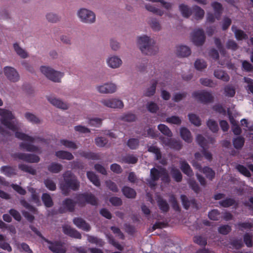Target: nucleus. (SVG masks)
Masks as SVG:
<instances>
[{
	"label": "nucleus",
	"mask_w": 253,
	"mask_h": 253,
	"mask_svg": "<svg viewBox=\"0 0 253 253\" xmlns=\"http://www.w3.org/2000/svg\"><path fill=\"white\" fill-rule=\"evenodd\" d=\"M17 139L21 141L20 143V147L24 150L30 152H37L39 151L37 147L34 146L33 143H35V139L25 134L19 132L17 129Z\"/></svg>",
	"instance_id": "obj_1"
},
{
	"label": "nucleus",
	"mask_w": 253,
	"mask_h": 253,
	"mask_svg": "<svg viewBox=\"0 0 253 253\" xmlns=\"http://www.w3.org/2000/svg\"><path fill=\"white\" fill-rule=\"evenodd\" d=\"M155 43L154 40L146 35H142L137 38V44L140 50L147 54H152L151 49Z\"/></svg>",
	"instance_id": "obj_2"
},
{
	"label": "nucleus",
	"mask_w": 253,
	"mask_h": 253,
	"mask_svg": "<svg viewBox=\"0 0 253 253\" xmlns=\"http://www.w3.org/2000/svg\"><path fill=\"white\" fill-rule=\"evenodd\" d=\"M77 14L80 21L83 23L91 24L96 21L95 13L89 9L80 8L78 10Z\"/></svg>",
	"instance_id": "obj_3"
},
{
	"label": "nucleus",
	"mask_w": 253,
	"mask_h": 253,
	"mask_svg": "<svg viewBox=\"0 0 253 253\" xmlns=\"http://www.w3.org/2000/svg\"><path fill=\"white\" fill-rule=\"evenodd\" d=\"M0 116L1 124L10 130L14 131L15 127L12 121L14 119V116L11 112L7 109L0 108Z\"/></svg>",
	"instance_id": "obj_4"
},
{
	"label": "nucleus",
	"mask_w": 253,
	"mask_h": 253,
	"mask_svg": "<svg viewBox=\"0 0 253 253\" xmlns=\"http://www.w3.org/2000/svg\"><path fill=\"white\" fill-rule=\"evenodd\" d=\"M65 184L64 185L61 186L63 194L67 193L66 189L70 188L72 189L75 190L79 186V183L76 179V178L72 175L70 172H66L64 176Z\"/></svg>",
	"instance_id": "obj_5"
},
{
	"label": "nucleus",
	"mask_w": 253,
	"mask_h": 253,
	"mask_svg": "<svg viewBox=\"0 0 253 253\" xmlns=\"http://www.w3.org/2000/svg\"><path fill=\"white\" fill-rule=\"evenodd\" d=\"M159 177H161L162 180L165 182H168L169 180L165 169L161 168L159 170L155 168L152 169L151 170V181L148 182L149 185L152 187L154 186V181L158 179Z\"/></svg>",
	"instance_id": "obj_6"
},
{
	"label": "nucleus",
	"mask_w": 253,
	"mask_h": 253,
	"mask_svg": "<svg viewBox=\"0 0 253 253\" xmlns=\"http://www.w3.org/2000/svg\"><path fill=\"white\" fill-rule=\"evenodd\" d=\"M95 89L100 94H113L117 91L118 87L114 83L108 82L97 85Z\"/></svg>",
	"instance_id": "obj_7"
},
{
	"label": "nucleus",
	"mask_w": 253,
	"mask_h": 253,
	"mask_svg": "<svg viewBox=\"0 0 253 253\" xmlns=\"http://www.w3.org/2000/svg\"><path fill=\"white\" fill-rule=\"evenodd\" d=\"M100 102L104 106L112 109H122L124 107L123 101L118 98H104Z\"/></svg>",
	"instance_id": "obj_8"
},
{
	"label": "nucleus",
	"mask_w": 253,
	"mask_h": 253,
	"mask_svg": "<svg viewBox=\"0 0 253 253\" xmlns=\"http://www.w3.org/2000/svg\"><path fill=\"white\" fill-rule=\"evenodd\" d=\"M106 63L109 68L116 69L122 66L123 62L120 56L117 55H110L106 58Z\"/></svg>",
	"instance_id": "obj_9"
},
{
	"label": "nucleus",
	"mask_w": 253,
	"mask_h": 253,
	"mask_svg": "<svg viewBox=\"0 0 253 253\" xmlns=\"http://www.w3.org/2000/svg\"><path fill=\"white\" fill-rule=\"evenodd\" d=\"M192 42L197 45L203 44L205 40L203 32L201 30H197L193 32L191 35Z\"/></svg>",
	"instance_id": "obj_10"
},
{
	"label": "nucleus",
	"mask_w": 253,
	"mask_h": 253,
	"mask_svg": "<svg viewBox=\"0 0 253 253\" xmlns=\"http://www.w3.org/2000/svg\"><path fill=\"white\" fill-rule=\"evenodd\" d=\"M193 96L196 100L204 102H208L212 98L211 94L205 91H196L193 93Z\"/></svg>",
	"instance_id": "obj_11"
},
{
	"label": "nucleus",
	"mask_w": 253,
	"mask_h": 253,
	"mask_svg": "<svg viewBox=\"0 0 253 253\" xmlns=\"http://www.w3.org/2000/svg\"><path fill=\"white\" fill-rule=\"evenodd\" d=\"M162 145L164 146H168L170 148L175 149H179L181 145L179 142L174 141L173 140L169 139L168 138H161Z\"/></svg>",
	"instance_id": "obj_12"
},
{
	"label": "nucleus",
	"mask_w": 253,
	"mask_h": 253,
	"mask_svg": "<svg viewBox=\"0 0 253 253\" xmlns=\"http://www.w3.org/2000/svg\"><path fill=\"white\" fill-rule=\"evenodd\" d=\"M45 241L48 244L49 249L55 253H64L65 248L63 245L58 243H50L45 240Z\"/></svg>",
	"instance_id": "obj_13"
},
{
	"label": "nucleus",
	"mask_w": 253,
	"mask_h": 253,
	"mask_svg": "<svg viewBox=\"0 0 253 253\" xmlns=\"http://www.w3.org/2000/svg\"><path fill=\"white\" fill-rule=\"evenodd\" d=\"M4 74L6 78L11 82H15L16 78L15 76L16 73L15 69L9 66L5 67L3 69Z\"/></svg>",
	"instance_id": "obj_14"
},
{
	"label": "nucleus",
	"mask_w": 253,
	"mask_h": 253,
	"mask_svg": "<svg viewBox=\"0 0 253 253\" xmlns=\"http://www.w3.org/2000/svg\"><path fill=\"white\" fill-rule=\"evenodd\" d=\"M64 75L63 72L55 70L53 69L48 79L53 82L60 83Z\"/></svg>",
	"instance_id": "obj_15"
},
{
	"label": "nucleus",
	"mask_w": 253,
	"mask_h": 253,
	"mask_svg": "<svg viewBox=\"0 0 253 253\" xmlns=\"http://www.w3.org/2000/svg\"><path fill=\"white\" fill-rule=\"evenodd\" d=\"M176 53L178 56L186 57L190 54L191 50L187 46L180 45L176 47Z\"/></svg>",
	"instance_id": "obj_16"
},
{
	"label": "nucleus",
	"mask_w": 253,
	"mask_h": 253,
	"mask_svg": "<svg viewBox=\"0 0 253 253\" xmlns=\"http://www.w3.org/2000/svg\"><path fill=\"white\" fill-rule=\"evenodd\" d=\"M193 166L195 167L197 169H199L200 171H203L204 173L207 178L209 179H212L214 176V171L209 168H205L203 169H201V167L196 163H193Z\"/></svg>",
	"instance_id": "obj_17"
},
{
	"label": "nucleus",
	"mask_w": 253,
	"mask_h": 253,
	"mask_svg": "<svg viewBox=\"0 0 253 253\" xmlns=\"http://www.w3.org/2000/svg\"><path fill=\"white\" fill-rule=\"evenodd\" d=\"M157 82L156 81H153L150 85L147 87L143 91L144 95L146 96H151L154 94L156 91V87Z\"/></svg>",
	"instance_id": "obj_18"
},
{
	"label": "nucleus",
	"mask_w": 253,
	"mask_h": 253,
	"mask_svg": "<svg viewBox=\"0 0 253 253\" xmlns=\"http://www.w3.org/2000/svg\"><path fill=\"white\" fill-rule=\"evenodd\" d=\"M178 8L181 14L184 17L188 18L192 14V10L190 8L184 3L180 4Z\"/></svg>",
	"instance_id": "obj_19"
},
{
	"label": "nucleus",
	"mask_w": 253,
	"mask_h": 253,
	"mask_svg": "<svg viewBox=\"0 0 253 253\" xmlns=\"http://www.w3.org/2000/svg\"><path fill=\"white\" fill-rule=\"evenodd\" d=\"M74 223L79 228L85 231H88L90 229L89 225L86 223L83 219L76 218L73 220Z\"/></svg>",
	"instance_id": "obj_20"
},
{
	"label": "nucleus",
	"mask_w": 253,
	"mask_h": 253,
	"mask_svg": "<svg viewBox=\"0 0 253 253\" xmlns=\"http://www.w3.org/2000/svg\"><path fill=\"white\" fill-rule=\"evenodd\" d=\"M63 232L65 234L69 235V236L80 239L81 238V235L79 232L76 230L72 229L70 226H64L63 228Z\"/></svg>",
	"instance_id": "obj_21"
},
{
	"label": "nucleus",
	"mask_w": 253,
	"mask_h": 253,
	"mask_svg": "<svg viewBox=\"0 0 253 253\" xmlns=\"http://www.w3.org/2000/svg\"><path fill=\"white\" fill-rule=\"evenodd\" d=\"M180 133L182 138L186 142L190 143L192 142V137L190 131L185 127L180 128Z\"/></svg>",
	"instance_id": "obj_22"
},
{
	"label": "nucleus",
	"mask_w": 253,
	"mask_h": 253,
	"mask_svg": "<svg viewBox=\"0 0 253 253\" xmlns=\"http://www.w3.org/2000/svg\"><path fill=\"white\" fill-rule=\"evenodd\" d=\"M55 155L58 158L61 159L71 160L73 159V155L71 153L65 151H58L56 152Z\"/></svg>",
	"instance_id": "obj_23"
},
{
	"label": "nucleus",
	"mask_w": 253,
	"mask_h": 253,
	"mask_svg": "<svg viewBox=\"0 0 253 253\" xmlns=\"http://www.w3.org/2000/svg\"><path fill=\"white\" fill-rule=\"evenodd\" d=\"M19 157L21 159V160L30 163H37L40 160L39 157L35 155H21L19 156Z\"/></svg>",
	"instance_id": "obj_24"
},
{
	"label": "nucleus",
	"mask_w": 253,
	"mask_h": 253,
	"mask_svg": "<svg viewBox=\"0 0 253 253\" xmlns=\"http://www.w3.org/2000/svg\"><path fill=\"white\" fill-rule=\"evenodd\" d=\"M232 30L238 40H242L247 38V35L243 31L237 29L235 26H232Z\"/></svg>",
	"instance_id": "obj_25"
},
{
	"label": "nucleus",
	"mask_w": 253,
	"mask_h": 253,
	"mask_svg": "<svg viewBox=\"0 0 253 253\" xmlns=\"http://www.w3.org/2000/svg\"><path fill=\"white\" fill-rule=\"evenodd\" d=\"M228 115L229 116V119L231 123L232 124V129L233 133L235 134L238 135L241 132V130L240 127L237 125V123L234 119L231 117L230 113L228 111Z\"/></svg>",
	"instance_id": "obj_26"
},
{
	"label": "nucleus",
	"mask_w": 253,
	"mask_h": 253,
	"mask_svg": "<svg viewBox=\"0 0 253 253\" xmlns=\"http://www.w3.org/2000/svg\"><path fill=\"white\" fill-rule=\"evenodd\" d=\"M145 8L153 13H156L158 15L162 16L164 14V10L156 7L154 5L150 4H146L145 5Z\"/></svg>",
	"instance_id": "obj_27"
},
{
	"label": "nucleus",
	"mask_w": 253,
	"mask_h": 253,
	"mask_svg": "<svg viewBox=\"0 0 253 253\" xmlns=\"http://www.w3.org/2000/svg\"><path fill=\"white\" fill-rule=\"evenodd\" d=\"M214 76L223 81H228L229 79L228 75L221 70H217L214 71Z\"/></svg>",
	"instance_id": "obj_28"
},
{
	"label": "nucleus",
	"mask_w": 253,
	"mask_h": 253,
	"mask_svg": "<svg viewBox=\"0 0 253 253\" xmlns=\"http://www.w3.org/2000/svg\"><path fill=\"white\" fill-rule=\"evenodd\" d=\"M59 145L60 146H63L66 148L72 149H75L77 148V146L75 143L67 139L61 140Z\"/></svg>",
	"instance_id": "obj_29"
},
{
	"label": "nucleus",
	"mask_w": 253,
	"mask_h": 253,
	"mask_svg": "<svg viewBox=\"0 0 253 253\" xmlns=\"http://www.w3.org/2000/svg\"><path fill=\"white\" fill-rule=\"evenodd\" d=\"M53 69L52 68L48 66H41L39 69L40 72L48 79Z\"/></svg>",
	"instance_id": "obj_30"
},
{
	"label": "nucleus",
	"mask_w": 253,
	"mask_h": 253,
	"mask_svg": "<svg viewBox=\"0 0 253 253\" xmlns=\"http://www.w3.org/2000/svg\"><path fill=\"white\" fill-rule=\"evenodd\" d=\"M122 191L124 195L128 198H134L136 195V193L135 191L133 189L128 187H124L122 189Z\"/></svg>",
	"instance_id": "obj_31"
},
{
	"label": "nucleus",
	"mask_w": 253,
	"mask_h": 253,
	"mask_svg": "<svg viewBox=\"0 0 253 253\" xmlns=\"http://www.w3.org/2000/svg\"><path fill=\"white\" fill-rule=\"evenodd\" d=\"M197 141L201 145L202 147L204 149L205 148L206 146L207 145L208 143H212L213 140L212 139H209L208 140H206L201 135H199L197 136Z\"/></svg>",
	"instance_id": "obj_32"
},
{
	"label": "nucleus",
	"mask_w": 253,
	"mask_h": 253,
	"mask_svg": "<svg viewBox=\"0 0 253 253\" xmlns=\"http://www.w3.org/2000/svg\"><path fill=\"white\" fill-rule=\"evenodd\" d=\"M244 138L241 136H238L234 138L233 140V145L236 149L242 148L244 145Z\"/></svg>",
	"instance_id": "obj_33"
},
{
	"label": "nucleus",
	"mask_w": 253,
	"mask_h": 253,
	"mask_svg": "<svg viewBox=\"0 0 253 253\" xmlns=\"http://www.w3.org/2000/svg\"><path fill=\"white\" fill-rule=\"evenodd\" d=\"M181 169L184 173L188 176L193 174L192 171L190 169L189 165L185 162H181L180 163Z\"/></svg>",
	"instance_id": "obj_34"
},
{
	"label": "nucleus",
	"mask_w": 253,
	"mask_h": 253,
	"mask_svg": "<svg viewBox=\"0 0 253 253\" xmlns=\"http://www.w3.org/2000/svg\"><path fill=\"white\" fill-rule=\"evenodd\" d=\"M159 130L164 135L168 137L172 136V132L169 128V127L165 125L161 124L158 127Z\"/></svg>",
	"instance_id": "obj_35"
},
{
	"label": "nucleus",
	"mask_w": 253,
	"mask_h": 253,
	"mask_svg": "<svg viewBox=\"0 0 253 253\" xmlns=\"http://www.w3.org/2000/svg\"><path fill=\"white\" fill-rule=\"evenodd\" d=\"M25 116L27 120L33 123L39 124L41 123L40 119L34 114L30 113H27L25 114Z\"/></svg>",
	"instance_id": "obj_36"
},
{
	"label": "nucleus",
	"mask_w": 253,
	"mask_h": 253,
	"mask_svg": "<svg viewBox=\"0 0 253 253\" xmlns=\"http://www.w3.org/2000/svg\"><path fill=\"white\" fill-rule=\"evenodd\" d=\"M223 94L226 97H233L235 94V90L232 86L227 85L224 88Z\"/></svg>",
	"instance_id": "obj_37"
},
{
	"label": "nucleus",
	"mask_w": 253,
	"mask_h": 253,
	"mask_svg": "<svg viewBox=\"0 0 253 253\" xmlns=\"http://www.w3.org/2000/svg\"><path fill=\"white\" fill-rule=\"evenodd\" d=\"M46 19L47 21L52 23L57 22L59 20V16L53 12H49L46 14Z\"/></svg>",
	"instance_id": "obj_38"
},
{
	"label": "nucleus",
	"mask_w": 253,
	"mask_h": 253,
	"mask_svg": "<svg viewBox=\"0 0 253 253\" xmlns=\"http://www.w3.org/2000/svg\"><path fill=\"white\" fill-rule=\"evenodd\" d=\"M87 176L90 181L95 186H98L100 185L99 180L96 175L91 172H88L87 173Z\"/></svg>",
	"instance_id": "obj_39"
},
{
	"label": "nucleus",
	"mask_w": 253,
	"mask_h": 253,
	"mask_svg": "<svg viewBox=\"0 0 253 253\" xmlns=\"http://www.w3.org/2000/svg\"><path fill=\"white\" fill-rule=\"evenodd\" d=\"M1 171L8 176H10L14 174V169L9 166L2 167Z\"/></svg>",
	"instance_id": "obj_40"
},
{
	"label": "nucleus",
	"mask_w": 253,
	"mask_h": 253,
	"mask_svg": "<svg viewBox=\"0 0 253 253\" xmlns=\"http://www.w3.org/2000/svg\"><path fill=\"white\" fill-rule=\"evenodd\" d=\"M188 117L190 122L195 126H199L201 125V121L197 115L191 114L188 115Z\"/></svg>",
	"instance_id": "obj_41"
},
{
	"label": "nucleus",
	"mask_w": 253,
	"mask_h": 253,
	"mask_svg": "<svg viewBox=\"0 0 253 253\" xmlns=\"http://www.w3.org/2000/svg\"><path fill=\"white\" fill-rule=\"evenodd\" d=\"M194 16L196 19H200L202 18L204 15V11L198 6H194L193 7Z\"/></svg>",
	"instance_id": "obj_42"
},
{
	"label": "nucleus",
	"mask_w": 253,
	"mask_h": 253,
	"mask_svg": "<svg viewBox=\"0 0 253 253\" xmlns=\"http://www.w3.org/2000/svg\"><path fill=\"white\" fill-rule=\"evenodd\" d=\"M171 174L172 177L175 181L178 182L181 180L182 178V175L178 169L175 168H172L171 170Z\"/></svg>",
	"instance_id": "obj_43"
},
{
	"label": "nucleus",
	"mask_w": 253,
	"mask_h": 253,
	"mask_svg": "<svg viewBox=\"0 0 253 253\" xmlns=\"http://www.w3.org/2000/svg\"><path fill=\"white\" fill-rule=\"evenodd\" d=\"M42 200L46 207H49L52 205V201L49 195L43 194L42 196Z\"/></svg>",
	"instance_id": "obj_44"
},
{
	"label": "nucleus",
	"mask_w": 253,
	"mask_h": 253,
	"mask_svg": "<svg viewBox=\"0 0 253 253\" xmlns=\"http://www.w3.org/2000/svg\"><path fill=\"white\" fill-rule=\"evenodd\" d=\"M81 199L83 200H85L87 203H90V204L92 205H95L97 202L95 198L91 195H82L81 198Z\"/></svg>",
	"instance_id": "obj_45"
},
{
	"label": "nucleus",
	"mask_w": 253,
	"mask_h": 253,
	"mask_svg": "<svg viewBox=\"0 0 253 253\" xmlns=\"http://www.w3.org/2000/svg\"><path fill=\"white\" fill-rule=\"evenodd\" d=\"M207 125L212 132H216L218 129L217 123L213 120H209L207 122Z\"/></svg>",
	"instance_id": "obj_46"
},
{
	"label": "nucleus",
	"mask_w": 253,
	"mask_h": 253,
	"mask_svg": "<svg viewBox=\"0 0 253 253\" xmlns=\"http://www.w3.org/2000/svg\"><path fill=\"white\" fill-rule=\"evenodd\" d=\"M95 144L98 147H104L108 143L107 140L104 137H98L95 139Z\"/></svg>",
	"instance_id": "obj_47"
},
{
	"label": "nucleus",
	"mask_w": 253,
	"mask_h": 253,
	"mask_svg": "<svg viewBox=\"0 0 253 253\" xmlns=\"http://www.w3.org/2000/svg\"><path fill=\"white\" fill-rule=\"evenodd\" d=\"M157 202L158 204V205L160 207V208L163 211H167L169 209V206L168 204L166 203V201H163L161 198L159 197L157 199Z\"/></svg>",
	"instance_id": "obj_48"
},
{
	"label": "nucleus",
	"mask_w": 253,
	"mask_h": 253,
	"mask_svg": "<svg viewBox=\"0 0 253 253\" xmlns=\"http://www.w3.org/2000/svg\"><path fill=\"white\" fill-rule=\"evenodd\" d=\"M102 120L98 118H93L89 120L88 124L90 126L95 127H99L101 125Z\"/></svg>",
	"instance_id": "obj_49"
},
{
	"label": "nucleus",
	"mask_w": 253,
	"mask_h": 253,
	"mask_svg": "<svg viewBox=\"0 0 253 253\" xmlns=\"http://www.w3.org/2000/svg\"><path fill=\"white\" fill-rule=\"evenodd\" d=\"M61 165L58 164L53 163L48 167V169L49 171L52 172L57 173L61 170Z\"/></svg>",
	"instance_id": "obj_50"
},
{
	"label": "nucleus",
	"mask_w": 253,
	"mask_h": 253,
	"mask_svg": "<svg viewBox=\"0 0 253 253\" xmlns=\"http://www.w3.org/2000/svg\"><path fill=\"white\" fill-rule=\"evenodd\" d=\"M146 108L151 113H155L158 110V105L153 102H148L146 105Z\"/></svg>",
	"instance_id": "obj_51"
},
{
	"label": "nucleus",
	"mask_w": 253,
	"mask_h": 253,
	"mask_svg": "<svg viewBox=\"0 0 253 253\" xmlns=\"http://www.w3.org/2000/svg\"><path fill=\"white\" fill-rule=\"evenodd\" d=\"M207 66L205 62L203 60H197L195 62V67L198 70H202Z\"/></svg>",
	"instance_id": "obj_52"
},
{
	"label": "nucleus",
	"mask_w": 253,
	"mask_h": 253,
	"mask_svg": "<svg viewBox=\"0 0 253 253\" xmlns=\"http://www.w3.org/2000/svg\"><path fill=\"white\" fill-rule=\"evenodd\" d=\"M46 98L48 101L55 107H56L57 104L58 103V101L60 100L59 98H58L52 95H47L46 96Z\"/></svg>",
	"instance_id": "obj_53"
},
{
	"label": "nucleus",
	"mask_w": 253,
	"mask_h": 253,
	"mask_svg": "<svg viewBox=\"0 0 253 253\" xmlns=\"http://www.w3.org/2000/svg\"><path fill=\"white\" fill-rule=\"evenodd\" d=\"M17 55L22 58H26L28 56L27 52L22 48L17 45Z\"/></svg>",
	"instance_id": "obj_54"
},
{
	"label": "nucleus",
	"mask_w": 253,
	"mask_h": 253,
	"mask_svg": "<svg viewBox=\"0 0 253 253\" xmlns=\"http://www.w3.org/2000/svg\"><path fill=\"white\" fill-rule=\"evenodd\" d=\"M63 206L67 209V210H72L75 203L70 199H67L63 202Z\"/></svg>",
	"instance_id": "obj_55"
},
{
	"label": "nucleus",
	"mask_w": 253,
	"mask_h": 253,
	"mask_svg": "<svg viewBox=\"0 0 253 253\" xmlns=\"http://www.w3.org/2000/svg\"><path fill=\"white\" fill-rule=\"evenodd\" d=\"M167 122L170 124L179 125L181 123V120L176 116H172L167 119Z\"/></svg>",
	"instance_id": "obj_56"
},
{
	"label": "nucleus",
	"mask_w": 253,
	"mask_h": 253,
	"mask_svg": "<svg viewBox=\"0 0 253 253\" xmlns=\"http://www.w3.org/2000/svg\"><path fill=\"white\" fill-rule=\"evenodd\" d=\"M238 170L242 174L246 176L249 177L250 176V171L244 166L239 165L237 167Z\"/></svg>",
	"instance_id": "obj_57"
},
{
	"label": "nucleus",
	"mask_w": 253,
	"mask_h": 253,
	"mask_svg": "<svg viewBox=\"0 0 253 253\" xmlns=\"http://www.w3.org/2000/svg\"><path fill=\"white\" fill-rule=\"evenodd\" d=\"M148 151L150 152L154 153L156 155L157 159H159L161 157V154L159 149L155 146H151L149 147Z\"/></svg>",
	"instance_id": "obj_58"
},
{
	"label": "nucleus",
	"mask_w": 253,
	"mask_h": 253,
	"mask_svg": "<svg viewBox=\"0 0 253 253\" xmlns=\"http://www.w3.org/2000/svg\"><path fill=\"white\" fill-rule=\"evenodd\" d=\"M87 240L90 243H95L99 246H102L103 245V242L101 240L98 239L93 236H88Z\"/></svg>",
	"instance_id": "obj_59"
},
{
	"label": "nucleus",
	"mask_w": 253,
	"mask_h": 253,
	"mask_svg": "<svg viewBox=\"0 0 253 253\" xmlns=\"http://www.w3.org/2000/svg\"><path fill=\"white\" fill-rule=\"evenodd\" d=\"M46 187L50 190H54L56 185L54 182L50 179H46L44 182Z\"/></svg>",
	"instance_id": "obj_60"
},
{
	"label": "nucleus",
	"mask_w": 253,
	"mask_h": 253,
	"mask_svg": "<svg viewBox=\"0 0 253 253\" xmlns=\"http://www.w3.org/2000/svg\"><path fill=\"white\" fill-rule=\"evenodd\" d=\"M127 145L131 149H135L138 145V140L134 138L130 139L127 142Z\"/></svg>",
	"instance_id": "obj_61"
},
{
	"label": "nucleus",
	"mask_w": 253,
	"mask_h": 253,
	"mask_svg": "<svg viewBox=\"0 0 253 253\" xmlns=\"http://www.w3.org/2000/svg\"><path fill=\"white\" fill-rule=\"evenodd\" d=\"M56 107L63 110H66L69 108V105L67 103L64 102L62 100L60 99L58 104H57Z\"/></svg>",
	"instance_id": "obj_62"
},
{
	"label": "nucleus",
	"mask_w": 253,
	"mask_h": 253,
	"mask_svg": "<svg viewBox=\"0 0 253 253\" xmlns=\"http://www.w3.org/2000/svg\"><path fill=\"white\" fill-rule=\"evenodd\" d=\"M244 242L248 247H252L253 244V236L249 234H246L244 236Z\"/></svg>",
	"instance_id": "obj_63"
},
{
	"label": "nucleus",
	"mask_w": 253,
	"mask_h": 253,
	"mask_svg": "<svg viewBox=\"0 0 253 253\" xmlns=\"http://www.w3.org/2000/svg\"><path fill=\"white\" fill-rule=\"evenodd\" d=\"M219 214L217 210H212L209 213V218L212 220H217Z\"/></svg>",
	"instance_id": "obj_64"
}]
</instances>
